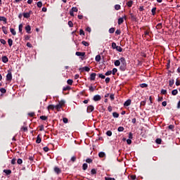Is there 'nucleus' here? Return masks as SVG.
I'll return each mask as SVG.
<instances>
[{"label": "nucleus", "mask_w": 180, "mask_h": 180, "mask_svg": "<svg viewBox=\"0 0 180 180\" xmlns=\"http://www.w3.org/2000/svg\"><path fill=\"white\" fill-rule=\"evenodd\" d=\"M49 150H50V148H49V147L47 146L44 147V151H45V153H49Z\"/></svg>", "instance_id": "obj_56"}, {"label": "nucleus", "mask_w": 180, "mask_h": 180, "mask_svg": "<svg viewBox=\"0 0 180 180\" xmlns=\"http://www.w3.org/2000/svg\"><path fill=\"white\" fill-rule=\"evenodd\" d=\"M1 60L3 63H4V64H6V63L9 61V58H8V56H2Z\"/></svg>", "instance_id": "obj_9"}, {"label": "nucleus", "mask_w": 180, "mask_h": 180, "mask_svg": "<svg viewBox=\"0 0 180 180\" xmlns=\"http://www.w3.org/2000/svg\"><path fill=\"white\" fill-rule=\"evenodd\" d=\"M0 42L1 43V44H6V41H5V39H1Z\"/></svg>", "instance_id": "obj_59"}, {"label": "nucleus", "mask_w": 180, "mask_h": 180, "mask_svg": "<svg viewBox=\"0 0 180 180\" xmlns=\"http://www.w3.org/2000/svg\"><path fill=\"white\" fill-rule=\"evenodd\" d=\"M0 21L1 22H4V23L6 25L8 23V20L5 16H0Z\"/></svg>", "instance_id": "obj_12"}, {"label": "nucleus", "mask_w": 180, "mask_h": 180, "mask_svg": "<svg viewBox=\"0 0 180 180\" xmlns=\"http://www.w3.org/2000/svg\"><path fill=\"white\" fill-rule=\"evenodd\" d=\"M3 172H4V174H6V175H11V174H12V170H11V169H4L3 171Z\"/></svg>", "instance_id": "obj_16"}, {"label": "nucleus", "mask_w": 180, "mask_h": 180, "mask_svg": "<svg viewBox=\"0 0 180 180\" xmlns=\"http://www.w3.org/2000/svg\"><path fill=\"white\" fill-rule=\"evenodd\" d=\"M139 86H141V88H147L148 86V84L146 83H142L139 84Z\"/></svg>", "instance_id": "obj_27"}, {"label": "nucleus", "mask_w": 180, "mask_h": 180, "mask_svg": "<svg viewBox=\"0 0 180 180\" xmlns=\"http://www.w3.org/2000/svg\"><path fill=\"white\" fill-rule=\"evenodd\" d=\"M174 83H175V80L171 79V80H169V86L172 87V85H174Z\"/></svg>", "instance_id": "obj_35"}, {"label": "nucleus", "mask_w": 180, "mask_h": 180, "mask_svg": "<svg viewBox=\"0 0 180 180\" xmlns=\"http://www.w3.org/2000/svg\"><path fill=\"white\" fill-rule=\"evenodd\" d=\"M120 8H121V6H120V5H119V4H116V5L115 6V11H119V10H120Z\"/></svg>", "instance_id": "obj_41"}, {"label": "nucleus", "mask_w": 180, "mask_h": 180, "mask_svg": "<svg viewBox=\"0 0 180 180\" xmlns=\"http://www.w3.org/2000/svg\"><path fill=\"white\" fill-rule=\"evenodd\" d=\"M32 15V11H30L29 13H23L22 16L25 18V19H29L30 15Z\"/></svg>", "instance_id": "obj_6"}, {"label": "nucleus", "mask_w": 180, "mask_h": 180, "mask_svg": "<svg viewBox=\"0 0 180 180\" xmlns=\"http://www.w3.org/2000/svg\"><path fill=\"white\" fill-rule=\"evenodd\" d=\"M168 127L169 130H172V131H174V129L175 128V126H174L173 124H170Z\"/></svg>", "instance_id": "obj_51"}, {"label": "nucleus", "mask_w": 180, "mask_h": 180, "mask_svg": "<svg viewBox=\"0 0 180 180\" xmlns=\"http://www.w3.org/2000/svg\"><path fill=\"white\" fill-rule=\"evenodd\" d=\"M86 162H87L88 164H91V162H92V159L91 158H87L86 160Z\"/></svg>", "instance_id": "obj_63"}, {"label": "nucleus", "mask_w": 180, "mask_h": 180, "mask_svg": "<svg viewBox=\"0 0 180 180\" xmlns=\"http://www.w3.org/2000/svg\"><path fill=\"white\" fill-rule=\"evenodd\" d=\"M98 157L100 158H103L106 157V154L105 153V152H100L98 153Z\"/></svg>", "instance_id": "obj_17"}, {"label": "nucleus", "mask_w": 180, "mask_h": 180, "mask_svg": "<svg viewBox=\"0 0 180 180\" xmlns=\"http://www.w3.org/2000/svg\"><path fill=\"white\" fill-rule=\"evenodd\" d=\"M56 109L58 110V112H60V109H61V108H63L61 106V104H58L55 106Z\"/></svg>", "instance_id": "obj_29"}, {"label": "nucleus", "mask_w": 180, "mask_h": 180, "mask_svg": "<svg viewBox=\"0 0 180 180\" xmlns=\"http://www.w3.org/2000/svg\"><path fill=\"white\" fill-rule=\"evenodd\" d=\"M95 78H96V73H91L90 75V81H95Z\"/></svg>", "instance_id": "obj_10"}, {"label": "nucleus", "mask_w": 180, "mask_h": 180, "mask_svg": "<svg viewBox=\"0 0 180 180\" xmlns=\"http://www.w3.org/2000/svg\"><path fill=\"white\" fill-rule=\"evenodd\" d=\"M105 180H116V179L112 177H105Z\"/></svg>", "instance_id": "obj_64"}, {"label": "nucleus", "mask_w": 180, "mask_h": 180, "mask_svg": "<svg viewBox=\"0 0 180 180\" xmlns=\"http://www.w3.org/2000/svg\"><path fill=\"white\" fill-rule=\"evenodd\" d=\"M118 131H124V127H119L117 129Z\"/></svg>", "instance_id": "obj_54"}, {"label": "nucleus", "mask_w": 180, "mask_h": 180, "mask_svg": "<svg viewBox=\"0 0 180 180\" xmlns=\"http://www.w3.org/2000/svg\"><path fill=\"white\" fill-rule=\"evenodd\" d=\"M71 11L73 12H78V8L77 7H72Z\"/></svg>", "instance_id": "obj_62"}, {"label": "nucleus", "mask_w": 180, "mask_h": 180, "mask_svg": "<svg viewBox=\"0 0 180 180\" xmlns=\"http://www.w3.org/2000/svg\"><path fill=\"white\" fill-rule=\"evenodd\" d=\"M129 15H130L131 20H136L137 19V18H136V15H134V14L131 13Z\"/></svg>", "instance_id": "obj_30"}, {"label": "nucleus", "mask_w": 180, "mask_h": 180, "mask_svg": "<svg viewBox=\"0 0 180 180\" xmlns=\"http://www.w3.org/2000/svg\"><path fill=\"white\" fill-rule=\"evenodd\" d=\"M39 117H40L41 120H47V119H48V117L46 115H41Z\"/></svg>", "instance_id": "obj_39"}, {"label": "nucleus", "mask_w": 180, "mask_h": 180, "mask_svg": "<svg viewBox=\"0 0 180 180\" xmlns=\"http://www.w3.org/2000/svg\"><path fill=\"white\" fill-rule=\"evenodd\" d=\"M56 108V106L54 105H49L47 108L48 110H54V108Z\"/></svg>", "instance_id": "obj_21"}, {"label": "nucleus", "mask_w": 180, "mask_h": 180, "mask_svg": "<svg viewBox=\"0 0 180 180\" xmlns=\"http://www.w3.org/2000/svg\"><path fill=\"white\" fill-rule=\"evenodd\" d=\"M105 81V84H109L110 82V78L106 77Z\"/></svg>", "instance_id": "obj_61"}, {"label": "nucleus", "mask_w": 180, "mask_h": 180, "mask_svg": "<svg viewBox=\"0 0 180 180\" xmlns=\"http://www.w3.org/2000/svg\"><path fill=\"white\" fill-rule=\"evenodd\" d=\"M22 131H27V127H21Z\"/></svg>", "instance_id": "obj_58"}, {"label": "nucleus", "mask_w": 180, "mask_h": 180, "mask_svg": "<svg viewBox=\"0 0 180 180\" xmlns=\"http://www.w3.org/2000/svg\"><path fill=\"white\" fill-rule=\"evenodd\" d=\"M1 29H2L3 33H4V34H8V30H7L6 27L3 26L1 27Z\"/></svg>", "instance_id": "obj_20"}, {"label": "nucleus", "mask_w": 180, "mask_h": 180, "mask_svg": "<svg viewBox=\"0 0 180 180\" xmlns=\"http://www.w3.org/2000/svg\"><path fill=\"white\" fill-rule=\"evenodd\" d=\"M156 29L158 30H160V29H162V23H158L157 25H156Z\"/></svg>", "instance_id": "obj_28"}, {"label": "nucleus", "mask_w": 180, "mask_h": 180, "mask_svg": "<svg viewBox=\"0 0 180 180\" xmlns=\"http://www.w3.org/2000/svg\"><path fill=\"white\" fill-rule=\"evenodd\" d=\"M96 61H97V63H99V61H101V55H97L95 58Z\"/></svg>", "instance_id": "obj_37"}, {"label": "nucleus", "mask_w": 180, "mask_h": 180, "mask_svg": "<svg viewBox=\"0 0 180 180\" xmlns=\"http://www.w3.org/2000/svg\"><path fill=\"white\" fill-rule=\"evenodd\" d=\"M18 30H19V32L20 33V34H23V25L22 24L19 25Z\"/></svg>", "instance_id": "obj_13"}, {"label": "nucleus", "mask_w": 180, "mask_h": 180, "mask_svg": "<svg viewBox=\"0 0 180 180\" xmlns=\"http://www.w3.org/2000/svg\"><path fill=\"white\" fill-rule=\"evenodd\" d=\"M121 61V65L120 67V70L121 71H126V67L127 65V63H126V59L124 57H122L120 58Z\"/></svg>", "instance_id": "obj_1"}, {"label": "nucleus", "mask_w": 180, "mask_h": 180, "mask_svg": "<svg viewBox=\"0 0 180 180\" xmlns=\"http://www.w3.org/2000/svg\"><path fill=\"white\" fill-rule=\"evenodd\" d=\"M105 75H106L107 77L109 75H112V70H108L105 72Z\"/></svg>", "instance_id": "obj_50"}, {"label": "nucleus", "mask_w": 180, "mask_h": 180, "mask_svg": "<svg viewBox=\"0 0 180 180\" xmlns=\"http://www.w3.org/2000/svg\"><path fill=\"white\" fill-rule=\"evenodd\" d=\"M67 82H68V85H72V82H74V81L71 79H68Z\"/></svg>", "instance_id": "obj_46"}, {"label": "nucleus", "mask_w": 180, "mask_h": 180, "mask_svg": "<svg viewBox=\"0 0 180 180\" xmlns=\"http://www.w3.org/2000/svg\"><path fill=\"white\" fill-rule=\"evenodd\" d=\"M97 75H98V78H101V79H105V78H106V77L103 74H101V73H99Z\"/></svg>", "instance_id": "obj_26"}, {"label": "nucleus", "mask_w": 180, "mask_h": 180, "mask_svg": "<svg viewBox=\"0 0 180 180\" xmlns=\"http://www.w3.org/2000/svg\"><path fill=\"white\" fill-rule=\"evenodd\" d=\"M71 89V86H67L66 87H63V91H70Z\"/></svg>", "instance_id": "obj_42"}, {"label": "nucleus", "mask_w": 180, "mask_h": 180, "mask_svg": "<svg viewBox=\"0 0 180 180\" xmlns=\"http://www.w3.org/2000/svg\"><path fill=\"white\" fill-rule=\"evenodd\" d=\"M82 44H83V46H85V47H88V46H89V43L86 41H82Z\"/></svg>", "instance_id": "obj_36"}, {"label": "nucleus", "mask_w": 180, "mask_h": 180, "mask_svg": "<svg viewBox=\"0 0 180 180\" xmlns=\"http://www.w3.org/2000/svg\"><path fill=\"white\" fill-rule=\"evenodd\" d=\"M106 135L108 136V137H110L112 136V131L110 130L107 131Z\"/></svg>", "instance_id": "obj_48"}, {"label": "nucleus", "mask_w": 180, "mask_h": 180, "mask_svg": "<svg viewBox=\"0 0 180 180\" xmlns=\"http://www.w3.org/2000/svg\"><path fill=\"white\" fill-rule=\"evenodd\" d=\"M172 95H173L174 96H175L176 95H178V90L177 89H174L172 91Z\"/></svg>", "instance_id": "obj_31"}, {"label": "nucleus", "mask_w": 180, "mask_h": 180, "mask_svg": "<svg viewBox=\"0 0 180 180\" xmlns=\"http://www.w3.org/2000/svg\"><path fill=\"white\" fill-rule=\"evenodd\" d=\"M117 51H119V53H122L123 51V49L120 46H117V49H115Z\"/></svg>", "instance_id": "obj_40"}, {"label": "nucleus", "mask_w": 180, "mask_h": 180, "mask_svg": "<svg viewBox=\"0 0 180 180\" xmlns=\"http://www.w3.org/2000/svg\"><path fill=\"white\" fill-rule=\"evenodd\" d=\"M123 22H124V18H120L118 19V25H122V23H123Z\"/></svg>", "instance_id": "obj_24"}, {"label": "nucleus", "mask_w": 180, "mask_h": 180, "mask_svg": "<svg viewBox=\"0 0 180 180\" xmlns=\"http://www.w3.org/2000/svg\"><path fill=\"white\" fill-rule=\"evenodd\" d=\"M112 116H113V117L117 119V117H119V113L114 112H112Z\"/></svg>", "instance_id": "obj_38"}, {"label": "nucleus", "mask_w": 180, "mask_h": 180, "mask_svg": "<svg viewBox=\"0 0 180 180\" xmlns=\"http://www.w3.org/2000/svg\"><path fill=\"white\" fill-rule=\"evenodd\" d=\"M8 46L10 47H12V45L13 44V40H12V39H8Z\"/></svg>", "instance_id": "obj_22"}, {"label": "nucleus", "mask_w": 180, "mask_h": 180, "mask_svg": "<svg viewBox=\"0 0 180 180\" xmlns=\"http://www.w3.org/2000/svg\"><path fill=\"white\" fill-rule=\"evenodd\" d=\"M156 12H157V7H153L151 10L153 16L155 15Z\"/></svg>", "instance_id": "obj_19"}, {"label": "nucleus", "mask_w": 180, "mask_h": 180, "mask_svg": "<svg viewBox=\"0 0 180 180\" xmlns=\"http://www.w3.org/2000/svg\"><path fill=\"white\" fill-rule=\"evenodd\" d=\"M120 63H122V61H120V60H116L114 62V65H115V67H119L120 65Z\"/></svg>", "instance_id": "obj_15"}, {"label": "nucleus", "mask_w": 180, "mask_h": 180, "mask_svg": "<svg viewBox=\"0 0 180 180\" xmlns=\"http://www.w3.org/2000/svg\"><path fill=\"white\" fill-rule=\"evenodd\" d=\"M37 144H40L41 143V138L40 137V135H38L36 140Z\"/></svg>", "instance_id": "obj_18"}, {"label": "nucleus", "mask_w": 180, "mask_h": 180, "mask_svg": "<svg viewBox=\"0 0 180 180\" xmlns=\"http://www.w3.org/2000/svg\"><path fill=\"white\" fill-rule=\"evenodd\" d=\"M101 99H102V97L99 94L95 95L93 98V101H94V102H98Z\"/></svg>", "instance_id": "obj_5"}, {"label": "nucleus", "mask_w": 180, "mask_h": 180, "mask_svg": "<svg viewBox=\"0 0 180 180\" xmlns=\"http://www.w3.org/2000/svg\"><path fill=\"white\" fill-rule=\"evenodd\" d=\"M82 70H84L86 72H89V71H91V68H89L88 66L84 67Z\"/></svg>", "instance_id": "obj_34"}, {"label": "nucleus", "mask_w": 180, "mask_h": 180, "mask_svg": "<svg viewBox=\"0 0 180 180\" xmlns=\"http://www.w3.org/2000/svg\"><path fill=\"white\" fill-rule=\"evenodd\" d=\"M127 5L129 8H131V6H133V1H129L127 3Z\"/></svg>", "instance_id": "obj_33"}, {"label": "nucleus", "mask_w": 180, "mask_h": 180, "mask_svg": "<svg viewBox=\"0 0 180 180\" xmlns=\"http://www.w3.org/2000/svg\"><path fill=\"white\" fill-rule=\"evenodd\" d=\"M82 169L84 171H86V169H88V164L84 163L83 165H82Z\"/></svg>", "instance_id": "obj_23"}, {"label": "nucleus", "mask_w": 180, "mask_h": 180, "mask_svg": "<svg viewBox=\"0 0 180 180\" xmlns=\"http://www.w3.org/2000/svg\"><path fill=\"white\" fill-rule=\"evenodd\" d=\"M53 171L56 174H57V175H60V174H61V169H60L58 167H55Z\"/></svg>", "instance_id": "obj_7"}, {"label": "nucleus", "mask_w": 180, "mask_h": 180, "mask_svg": "<svg viewBox=\"0 0 180 180\" xmlns=\"http://www.w3.org/2000/svg\"><path fill=\"white\" fill-rule=\"evenodd\" d=\"M68 26L69 27H74V23H72V21H68Z\"/></svg>", "instance_id": "obj_47"}, {"label": "nucleus", "mask_w": 180, "mask_h": 180, "mask_svg": "<svg viewBox=\"0 0 180 180\" xmlns=\"http://www.w3.org/2000/svg\"><path fill=\"white\" fill-rule=\"evenodd\" d=\"M91 175H96V169H92L91 171Z\"/></svg>", "instance_id": "obj_49"}, {"label": "nucleus", "mask_w": 180, "mask_h": 180, "mask_svg": "<svg viewBox=\"0 0 180 180\" xmlns=\"http://www.w3.org/2000/svg\"><path fill=\"white\" fill-rule=\"evenodd\" d=\"M23 163V160L20 158L18 159L17 160V164H18L19 165H22Z\"/></svg>", "instance_id": "obj_43"}, {"label": "nucleus", "mask_w": 180, "mask_h": 180, "mask_svg": "<svg viewBox=\"0 0 180 180\" xmlns=\"http://www.w3.org/2000/svg\"><path fill=\"white\" fill-rule=\"evenodd\" d=\"M162 140L161 139H157L155 140V143H157V144H161Z\"/></svg>", "instance_id": "obj_45"}, {"label": "nucleus", "mask_w": 180, "mask_h": 180, "mask_svg": "<svg viewBox=\"0 0 180 180\" xmlns=\"http://www.w3.org/2000/svg\"><path fill=\"white\" fill-rule=\"evenodd\" d=\"M112 47L113 50H115L117 48V46H116V44L115 42L112 43Z\"/></svg>", "instance_id": "obj_57"}, {"label": "nucleus", "mask_w": 180, "mask_h": 180, "mask_svg": "<svg viewBox=\"0 0 180 180\" xmlns=\"http://www.w3.org/2000/svg\"><path fill=\"white\" fill-rule=\"evenodd\" d=\"M95 110V107L94 105H89L87 107V113H91V112H94Z\"/></svg>", "instance_id": "obj_8"}, {"label": "nucleus", "mask_w": 180, "mask_h": 180, "mask_svg": "<svg viewBox=\"0 0 180 180\" xmlns=\"http://www.w3.org/2000/svg\"><path fill=\"white\" fill-rule=\"evenodd\" d=\"M10 32L13 34V36H16V31H15V29L10 28Z\"/></svg>", "instance_id": "obj_25"}, {"label": "nucleus", "mask_w": 180, "mask_h": 180, "mask_svg": "<svg viewBox=\"0 0 180 180\" xmlns=\"http://www.w3.org/2000/svg\"><path fill=\"white\" fill-rule=\"evenodd\" d=\"M38 8H41V6H43V3L41 1H39L37 4Z\"/></svg>", "instance_id": "obj_52"}, {"label": "nucleus", "mask_w": 180, "mask_h": 180, "mask_svg": "<svg viewBox=\"0 0 180 180\" xmlns=\"http://www.w3.org/2000/svg\"><path fill=\"white\" fill-rule=\"evenodd\" d=\"M32 27H30V25H27L26 27H25V32H27V33H28V34H30V33H32Z\"/></svg>", "instance_id": "obj_11"}, {"label": "nucleus", "mask_w": 180, "mask_h": 180, "mask_svg": "<svg viewBox=\"0 0 180 180\" xmlns=\"http://www.w3.org/2000/svg\"><path fill=\"white\" fill-rule=\"evenodd\" d=\"M63 123H65V124L68 123V118L64 117L63 119Z\"/></svg>", "instance_id": "obj_60"}, {"label": "nucleus", "mask_w": 180, "mask_h": 180, "mask_svg": "<svg viewBox=\"0 0 180 180\" xmlns=\"http://www.w3.org/2000/svg\"><path fill=\"white\" fill-rule=\"evenodd\" d=\"M115 30H116V29L115 27H111L109 29L108 32L110 34H113V33H115Z\"/></svg>", "instance_id": "obj_32"}, {"label": "nucleus", "mask_w": 180, "mask_h": 180, "mask_svg": "<svg viewBox=\"0 0 180 180\" xmlns=\"http://www.w3.org/2000/svg\"><path fill=\"white\" fill-rule=\"evenodd\" d=\"M116 72H117V69L113 68V69H112V75H116Z\"/></svg>", "instance_id": "obj_55"}, {"label": "nucleus", "mask_w": 180, "mask_h": 180, "mask_svg": "<svg viewBox=\"0 0 180 180\" xmlns=\"http://www.w3.org/2000/svg\"><path fill=\"white\" fill-rule=\"evenodd\" d=\"M79 34L80 36H85V32H84V30H79Z\"/></svg>", "instance_id": "obj_53"}, {"label": "nucleus", "mask_w": 180, "mask_h": 180, "mask_svg": "<svg viewBox=\"0 0 180 180\" xmlns=\"http://www.w3.org/2000/svg\"><path fill=\"white\" fill-rule=\"evenodd\" d=\"M75 55L77 56V57H82L81 59L84 60V58L82 57H85V52H76Z\"/></svg>", "instance_id": "obj_4"}, {"label": "nucleus", "mask_w": 180, "mask_h": 180, "mask_svg": "<svg viewBox=\"0 0 180 180\" xmlns=\"http://www.w3.org/2000/svg\"><path fill=\"white\" fill-rule=\"evenodd\" d=\"M6 81H9V82L12 81V72H11V70L8 71V74L6 75Z\"/></svg>", "instance_id": "obj_3"}, {"label": "nucleus", "mask_w": 180, "mask_h": 180, "mask_svg": "<svg viewBox=\"0 0 180 180\" xmlns=\"http://www.w3.org/2000/svg\"><path fill=\"white\" fill-rule=\"evenodd\" d=\"M143 30H145L144 37H146V36H150V33H151V30H150V27H148V29L143 27Z\"/></svg>", "instance_id": "obj_2"}, {"label": "nucleus", "mask_w": 180, "mask_h": 180, "mask_svg": "<svg viewBox=\"0 0 180 180\" xmlns=\"http://www.w3.org/2000/svg\"><path fill=\"white\" fill-rule=\"evenodd\" d=\"M0 92H1V94H6V89L1 88L0 89Z\"/></svg>", "instance_id": "obj_44"}, {"label": "nucleus", "mask_w": 180, "mask_h": 180, "mask_svg": "<svg viewBox=\"0 0 180 180\" xmlns=\"http://www.w3.org/2000/svg\"><path fill=\"white\" fill-rule=\"evenodd\" d=\"M130 105H131V99H128L124 103V106H130Z\"/></svg>", "instance_id": "obj_14"}]
</instances>
